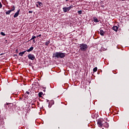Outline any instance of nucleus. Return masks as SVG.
<instances>
[{
    "label": "nucleus",
    "mask_w": 129,
    "mask_h": 129,
    "mask_svg": "<svg viewBox=\"0 0 129 129\" xmlns=\"http://www.w3.org/2000/svg\"><path fill=\"white\" fill-rule=\"evenodd\" d=\"M36 38H37V37H36L35 36H33L32 37V38H31L30 40H34V39H36Z\"/></svg>",
    "instance_id": "aec40b11"
},
{
    "label": "nucleus",
    "mask_w": 129,
    "mask_h": 129,
    "mask_svg": "<svg viewBox=\"0 0 129 129\" xmlns=\"http://www.w3.org/2000/svg\"><path fill=\"white\" fill-rule=\"evenodd\" d=\"M101 7H102V8H104V5H102Z\"/></svg>",
    "instance_id": "2f4dec72"
},
{
    "label": "nucleus",
    "mask_w": 129,
    "mask_h": 129,
    "mask_svg": "<svg viewBox=\"0 0 129 129\" xmlns=\"http://www.w3.org/2000/svg\"><path fill=\"white\" fill-rule=\"evenodd\" d=\"M41 36H42V35L39 34L38 36H37L36 37V38H38V37H41Z\"/></svg>",
    "instance_id": "bb28decb"
},
{
    "label": "nucleus",
    "mask_w": 129,
    "mask_h": 129,
    "mask_svg": "<svg viewBox=\"0 0 129 129\" xmlns=\"http://www.w3.org/2000/svg\"><path fill=\"white\" fill-rule=\"evenodd\" d=\"M26 52H27V50L20 52L19 53V56H22L24 55V54H25V53H26Z\"/></svg>",
    "instance_id": "9b49d317"
},
{
    "label": "nucleus",
    "mask_w": 129,
    "mask_h": 129,
    "mask_svg": "<svg viewBox=\"0 0 129 129\" xmlns=\"http://www.w3.org/2000/svg\"><path fill=\"white\" fill-rule=\"evenodd\" d=\"M28 13H29V14H32V13H33V11H29L28 12Z\"/></svg>",
    "instance_id": "393cba45"
},
{
    "label": "nucleus",
    "mask_w": 129,
    "mask_h": 129,
    "mask_svg": "<svg viewBox=\"0 0 129 129\" xmlns=\"http://www.w3.org/2000/svg\"><path fill=\"white\" fill-rule=\"evenodd\" d=\"M3 8V5H2V3L0 2V8L2 9Z\"/></svg>",
    "instance_id": "5701e85b"
},
{
    "label": "nucleus",
    "mask_w": 129,
    "mask_h": 129,
    "mask_svg": "<svg viewBox=\"0 0 129 129\" xmlns=\"http://www.w3.org/2000/svg\"><path fill=\"white\" fill-rule=\"evenodd\" d=\"M68 1H69V0H66V2H68Z\"/></svg>",
    "instance_id": "4c0bfd02"
},
{
    "label": "nucleus",
    "mask_w": 129,
    "mask_h": 129,
    "mask_svg": "<svg viewBox=\"0 0 129 129\" xmlns=\"http://www.w3.org/2000/svg\"><path fill=\"white\" fill-rule=\"evenodd\" d=\"M66 56V53L62 52H56L53 53L52 58H60V59H63Z\"/></svg>",
    "instance_id": "f257e3e1"
},
{
    "label": "nucleus",
    "mask_w": 129,
    "mask_h": 129,
    "mask_svg": "<svg viewBox=\"0 0 129 129\" xmlns=\"http://www.w3.org/2000/svg\"><path fill=\"white\" fill-rule=\"evenodd\" d=\"M1 34L2 35V36H6V34H5V33L3 32H1Z\"/></svg>",
    "instance_id": "4be33fe9"
},
{
    "label": "nucleus",
    "mask_w": 129,
    "mask_h": 129,
    "mask_svg": "<svg viewBox=\"0 0 129 129\" xmlns=\"http://www.w3.org/2000/svg\"><path fill=\"white\" fill-rule=\"evenodd\" d=\"M103 126H104L105 127H106V128H108L109 125L108 124V123H107V122L104 121Z\"/></svg>",
    "instance_id": "423d86ee"
},
{
    "label": "nucleus",
    "mask_w": 129,
    "mask_h": 129,
    "mask_svg": "<svg viewBox=\"0 0 129 129\" xmlns=\"http://www.w3.org/2000/svg\"><path fill=\"white\" fill-rule=\"evenodd\" d=\"M73 8H74V7L73 6V5H71L70 7H69V8L70 9V10L71 9H73Z\"/></svg>",
    "instance_id": "412c9836"
},
{
    "label": "nucleus",
    "mask_w": 129,
    "mask_h": 129,
    "mask_svg": "<svg viewBox=\"0 0 129 129\" xmlns=\"http://www.w3.org/2000/svg\"><path fill=\"white\" fill-rule=\"evenodd\" d=\"M34 50V47L31 46L29 49L26 50V52H31Z\"/></svg>",
    "instance_id": "f8f14e48"
},
{
    "label": "nucleus",
    "mask_w": 129,
    "mask_h": 129,
    "mask_svg": "<svg viewBox=\"0 0 129 129\" xmlns=\"http://www.w3.org/2000/svg\"><path fill=\"white\" fill-rule=\"evenodd\" d=\"M93 20L94 22H95V23H98V22H99V21L98 20L97 18H96V17H93Z\"/></svg>",
    "instance_id": "9d476101"
},
{
    "label": "nucleus",
    "mask_w": 129,
    "mask_h": 129,
    "mask_svg": "<svg viewBox=\"0 0 129 129\" xmlns=\"http://www.w3.org/2000/svg\"><path fill=\"white\" fill-rule=\"evenodd\" d=\"M19 14H20V9L15 14V15H14V18H17V17L19 16Z\"/></svg>",
    "instance_id": "1a4fd4ad"
},
{
    "label": "nucleus",
    "mask_w": 129,
    "mask_h": 129,
    "mask_svg": "<svg viewBox=\"0 0 129 129\" xmlns=\"http://www.w3.org/2000/svg\"><path fill=\"white\" fill-rule=\"evenodd\" d=\"M120 1H121V2H124V1L125 0H120Z\"/></svg>",
    "instance_id": "72a5a7b5"
},
{
    "label": "nucleus",
    "mask_w": 129,
    "mask_h": 129,
    "mask_svg": "<svg viewBox=\"0 0 129 129\" xmlns=\"http://www.w3.org/2000/svg\"><path fill=\"white\" fill-rule=\"evenodd\" d=\"M33 43H36V41H35V39H33Z\"/></svg>",
    "instance_id": "c756f323"
},
{
    "label": "nucleus",
    "mask_w": 129,
    "mask_h": 129,
    "mask_svg": "<svg viewBox=\"0 0 129 129\" xmlns=\"http://www.w3.org/2000/svg\"><path fill=\"white\" fill-rule=\"evenodd\" d=\"M16 52H18V49H16Z\"/></svg>",
    "instance_id": "f704fd0d"
},
{
    "label": "nucleus",
    "mask_w": 129,
    "mask_h": 129,
    "mask_svg": "<svg viewBox=\"0 0 129 129\" xmlns=\"http://www.w3.org/2000/svg\"><path fill=\"white\" fill-rule=\"evenodd\" d=\"M36 6L37 8H39V5L36 4Z\"/></svg>",
    "instance_id": "cd10ccee"
},
{
    "label": "nucleus",
    "mask_w": 129,
    "mask_h": 129,
    "mask_svg": "<svg viewBox=\"0 0 129 129\" xmlns=\"http://www.w3.org/2000/svg\"><path fill=\"white\" fill-rule=\"evenodd\" d=\"M104 123V120L103 118H99L97 120L98 126L99 127H102L103 124Z\"/></svg>",
    "instance_id": "7ed1b4c3"
},
{
    "label": "nucleus",
    "mask_w": 129,
    "mask_h": 129,
    "mask_svg": "<svg viewBox=\"0 0 129 129\" xmlns=\"http://www.w3.org/2000/svg\"><path fill=\"white\" fill-rule=\"evenodd\" d=\"M80 50L83 52H85L88 49V45L86 44L82 43L79 45Z\"/></svg>",
    "instance_id": "f03ea898"
},
{
    "label": "nucleus",
    "mask_w": 129,
    "mask_h": 129,
    "mask_svg": "<svg viewBox=\"0 0 129 129\" xmlns=\"http://www.w3.org/2000/svg\"><path fill=\"white\" fill-rule=\"evenodd\" d=\"M78 15H82V11L80 10L79 11H78Z\"/></svg>",
    "instance_id": "a211bd4d"
},
{
    "label": "nucleus",
    "mask_w": 129,
    "mask_h": 129,
    "mask_svg": "<svg viewBox=\"0 0 129 129\" xmlns=\"http://www.w3.org/2000/svg\"><path fill=\"white\" fill-rule=\"evenodd\" d=\"M49 105H48V107L50 108L51 107H50V103H48Z\"/></svg>",
    "instance_id": "7c9ffc66"
},
{
    "label": "nucleus",
    "mask_w": 129,
    "mask_h": 129,
    "mask_svg": "<svg viewBox=\"0 0 129 129\" xmlns=\"http://www.w3.org/2000/svg\"><path fill=\"white\" fill-rule=\"evenodd\" d=\"M37 4H38L40 7H43V3H42V2H38Z\"/></svg>",
    "instance_id": "4468645a"
},
{
    "label": "nucleus",
    "mask_w": 129,
    "mask_h": 129,
    "mask_svg": "<svg viewBox=\"0 0 129 129\" xmlns=\"http://www.w3.org/2000/svg\"><path fill=\"white\" fill-rule=\"evenodd\" d=\"M43 95V92H39L38 94V96L39 97H42V96Z\"/></svg>",
    "instance_id": "dca6fc26"
},
{
    "label": "nucleus",
    "mask_w": 129,
    "mask_h": 129,
    "mask_svg": "<svg viewBox=\"0 0 129 129\" xmlns=\"http://www.w3.org/2000/svg\"><path fill=\"white\" fill-rule=\"evenodd\" d=\"M15 6H13L12 7V9L10 10L11 12H14V11H15Z\"/></svg>",
    "instance_id": "f3484780"
},
{
    "label": "nucleus",
    "mask_w": 129,
    "mask_h": 129,
    "mask_svg": "<svg viewBox=\"0 0 129 129\" xmlns=\"http://www.w3.org/2000/svg\"><path fill=\"white\" fill-rule=\"evenodd\" d=\"M12 13V11L11 10H9L6 12V15H10Z\"/></svg>",
    "instance_id": "2eb2a0df"
},
{
    "label": "nucleus",
    "mask_w": 129,
    "mask_h": 129,
    "mask_svg": "<svg viewBox=\"0 0 129 129\" xmlns=\"http://www.w3.org/2000/svg\"><path fill=\"white\" fill-rule=\"evenodd\" d=\"M47 100V102H49V101L48 100Z\"/></svg>",
    "instance_id": "e433bc0d"
},
{
    "label": "nucleus",
    "mask_w": 129,
    "mask_h": 129,
    "mask_svg": "<svg viewBox=\"0 0 129 129\" xmlns=\"http://www.w3.org/2000/svg\"><path fill=\"white\" fill-rule=\"evenodd\" d=\"M43 91L45 92V91H46V90H43Z\"/></svg>",
    "instance_id": "c9c22d12"
},
{
    "label": "nucleus",
    "mask_w": 129,
    "mask_h": 129,
    "mask_svg": "<svg viewBox=\"0 0 129 129\" xmlns=\"http://www.w3.org/2000/svg\"><path fill=\"white\" fill-rule=\"evenodd\" d=\"M99 33L101 35V36H104V34H105V32L103 31V30L100 29Z\"/></svg>",
    "instance_id": "6e6552de"
},
{
    "label": "nucleus",
    "mask_w": 129,
    "mask_h": 129,
    "mask_svg": "<svg viewBox=\"0 0 129 129\" xmlns=\"http://www.w3.org/2000/svg\"><path fill=\"white\" fill-rule=\"evenodd\" d=\"M4 54H5V53H2L0 55H1V56H3V55H4Z\"/></svg>",
    "instance_id": "c85d7f7f"
},
{
    "label": "nucleus",
    "mask_w": 129,
    "mask_h": 129,
    "mask_svg": "<svg viewBox=\"0 0 129 129\" xmlns=\"http://www.w3.org/2000/svg\"><path fill=\"white\" fill-rule=\"evenodd\" d=\"M97 71V67H95L93 69V72H96Z\"/></svg>",
    "instance_id": "6ab92c4d"
},
{
    "label": "nucleus",
    "mask_w": 129,
    "mask_h": 129,
    "mask_svg": "<svg viewBox=\"0 0 129 129\" xmlns=\"http://www.w3.org/2000/svg\"><path fill=\"white\" fill-rule=\"evenodd\" d=\"M62 10H63V13H67V12H69L70 11L69 7H67L62 8Z\"/></svg>",
    "instance_id": "39448f33"
},
{
    "label": "nucleus",
    "mask_w": 129,
    "mask_h": 129,
    "mask_svg": "<svg viewBox=\"0 0 129 129\" xmlns=\"http://www.w3.org/2000/svg\"><path fill=\"white\" fill-rule=\"evenodd\" d=\"M112 30H113V31H115V32H117V30H118V27L114 26L112 27Z\"/></svg>",
    "instance_id": "0eeeda50"
},
{
    "label": "nucleus",
    "mask_w": 129,
    "mask_h": 129,
    "mask_svg": "<svg viewBox=\"0 0 129 129\" xmlns=\"http://www.w3.org/2000/svg\"><path fill=\"white\" fill-rule=\"evenodd\" d=\"M92 117L93 118H94V116H92Z\"/></svg>",
    "instance_id": "473e14b6"
},
{
    "label": "nucleus",
    "mask_w": 129,
    "mask_h": 129,
    "mask_svg": "<svg viewBox=\"0 0 129 129\" xmlns=\"http://www.w3.org/2000/svg\"><path fill=\"white\" fill-rule=\"evenodd\" d=\"M27 57H28V59H29V60H32V61H33L34 60H35V59H36L35 55L32 53L29 54L27 55Z\"/></svg>",
    "instance_id": "20e7f679"
},
{
    "label": "nucleus",
    "mask_w": 129,
    "mask_h": 129,
    "mask_svg": "<svg viewBox=\"0 0 129 129\" xmlns=\"http://www.w3.org/2000/svg\"><path fill=\"white\" fill-rule=\"evenodd\" d=\"M26 93H27V94H30V92H29V91H26Z\"/></svg>",
    "instance_id": "a878e982"
},
{
    "label": "nucleus",
    "mask_w": 129,
    "mask_h": 129,
    "mask_svg": "<svg viewBox=\"0 0 129 129\" xmlns=\"http://www.w3.org/2000/svg\"><path fill=\"white\" fill-rule=\"evenodd\" d=\"M53 101V102L54 103V101Z\"/></svg>",
    "instance_id": "58836bf2"
},
{
    "label": "nucleus",
    "mask_w": 129,
    "mask_h": 129,
    "mask_svg": "<svg viewBox=\"0 0 129 129\" xmlns=\"http://www.w3.org/2000/svg\"><path fill=\"white\" fill-rule=\"evenodd\" d=\"M51 43V41H50V39L46 41L45 43V46H48L49 44H50Z\"/></svg>",
    "instance_id": "ddd939ff"
},
{
    "label": "nucleus",
    "mask_w": 129,
    "mask_h": 129,
    "mask_svg": "<svg viewBox=\"0 0 129 129\" xmlns=\"http://www.w3.org/2000/svg\"><path fill=\"white\" fill-rule=\"evenodd\" d=\"M9 105V103H7L6 104H5L4 105L5 107H7V105Z\"/></svg>",
    "instance_id": "b1692460"
}]
</instances>
